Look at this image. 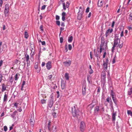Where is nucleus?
I'll list each match as a JSON object with an SVG mask.
<instances>
[{
    "label": "nucleus",
    "mask_w": 132,
    "mask_h": 132,
    "mask_svg": "<svg viewBox=\"0 0 132 132\" xmlns=\"http://www.w3.org/2000/svg\"><path fill=\"white\" fill-rule=\"evenodd\" d=\"M56 24L58 26H60V21H56Z\"/></svg>",
    "instance_id": "79ce46f5"
},
{
    "label": "nucleus",
    "mask_w": 132,
    "mask_h": 132,
    "mask_svg": "<svg viewBox=\"0 0 132 132\" xmlns=\"http://www.w3.org/2000/svg\"><path fill=\"white\" fill-rule=\"evenodd\" d=\"M68 48L69 50H71L72 48V45L71 44H69L68 45Z\"/></svg>",
    "instance_id": "ea45409f"
},
{
    "label": "nucleus",
    "mask_w": 132,
    "mask_h": 132,
    "mask_svg": "<svg viewBox=\"0 0 132 132\" xmlns=\"http://www.w3.org/2000/svg\"><path fill=\"white\" fill-rule=\"evenodd\" d=\"M127 112L128 114L130 115L132 117V112L130 110H128Z\"/></svg>",
    "instance_id": "2f4dec72"
},
{
    "label": "nucleus",
    "mask_w": 132,
    "mask_h": 132,
    "mask_svg": "<svg viewBox=\"0 0 132 132\" xmlns=\"http://www.w3.org/2000/svg\"><path fill=\"white\" fill-rule=\"evenodd\" d=\"M53 95H51L50 96V98L49 100L48 105L49 107L51 108L53 106Z\"/></svg>",
    "instance_id": "20e7f679"
},
{
    "label": "nucleus",
    "mask_w": 132,
    "mask_h": 132,
    "mask_svg": "<svg viewBox=\"0 0 132 132\" xmlns=\"http://www.w3.org/2000/svg\"><path fill=\"white\" fill-rule=\"evenodd\" d=\"M18 111L20 112H21L22 111V109L21 108H19L18 109Z\"/></svg>",
    "instance_id": "69168bd1"
},
{
    "label": "nucleus",
    "mask_w": 132,
    "mask_h": 132,
    "mask_svg": "<svg viewBox=\"0 0 132 132\" xmlns=\"http://www.w3.org/2000/svg\"><path fill=\"white\" fill-rule=\"evenodd\" d=\"M85 128V125L84 122L83 121H81L80 124V129L81 132H84Z\"/></svg>",
    "instance_id": "423d86ee"
},
{
    "label": "nucleus",
    "mask_w": 132,
    "mask_h": 132,
    "mask_svg": "<svg viewBox=\"0 0 132 132\" xmlns=\"http://www.w3.org/2000/svg\"><path fill=\"white\" fill-rule=\"evenodd\" d=\"M24 58L26 59L27 62H28L29 59V55L27 54H26L25 55Z\"/></svg>",
    "instance_id": "aec40b11"
},
{
    "label": "nucleus",
    "mask_w": 132,
    "mask_h": 132,
    "mask_svg": "<svg viewBox=\"0 0 132 132\" xmlns=\"http://www.w3.org/2000/svg\"><path fill=\"white\" fill-rule=\"evenodd\" d=\"M106 52H104V54L103 55V58H104L105 57V56L106 55Z\"/></svg>",
    "instance_id": "4d7b16f0"
},
{
    "label": "nucleus",
    "mask_w": 132,
    "mask_h": 132,
    "mask_svg": "<svg viewBox=\"0 0 132 132\" xmlns=\"http://www.w3.org/2000/svg\"><path fill=\"white\" fill-rule=\"evenodd\" d=\"M86 85L85 84H83L82 88V94L83 95H84L86 94Z\"/></svg>",
    "instance_id": "f8f14e48"
},
{
    "label": "nucleus",
    "mask_w": 132,
    "mask_h": 132,
    "mask_svg": "<svg viewBox=\"0 0 132 132\" xmlns=\"http://www.w3.org/2000/svg\"><path fill=\"white\" fill-rule=\"evenodd\" d=\"M101 76L104 81H105L106 78V74L104 71H103L102 72Z\"/></svg>",
    "instance_id": "2eb2a0df"
},
{
    "label": "nucleus",
    "mask_w": 132,
    "mask_h": 132,
    "mask_svg": "<svg viewBox=\"0 0 132 132\" xmlns=\"http://www.w3.org/2000/svg\"><path fill=\"white\" fill-rule=\"evenodd\" d=\"M9 11L4 10V14L5 16H7L9 15Z\"/></svg>",
    "instance_id": "4be33fe9"
},
{
    "label": "nucleus",
    "mask_w": 132,
    "mask_h": 132,
    "mask_svg": "<svg viewBox=\"0 0 132 132\" xmlns=\"http://www.w3.org/2000/svg\"><path fill=\"white\" fill-rule=\"evenodd\" d=\"M3 3L2 0H0V6H1Z\"/></svg>",
    "instance_id": "13d9d810"
},
{
    "label": "nucleus",
    "mask_w": 132,
    "mask_h": 132,
    "mask_svg": "<svg viewBox=\"0 0 132 132\" xmlns=\"http://www.w3.org/2000/svg\"><path fill=\"white\" fill-rule=\"evenodd\" d=\"M84 10L81 6L79 7V11L78 13V15L77 16V19L79 20H80L82 17V14L84 13Z\"/></svg>",
    "instance_id": "7ed1b4c3"
},
{
    "label": "nucleus",
    "mask_w": 132,
    "mask_h": 132,
    "mask_svg": "<svg viewBox=\"0 0 132 132\" xmlns=\"http://www.w3.org/2000/svg\"><path fill=\"white\" fill-rule=\"evenodd\" d=\"M40 29L41 30V31H43V28L42 25H41L40 27Z\"/></svg>",
    "instance_id": "de8ad7c7"
},
{
    "label": "nucleus",
    "mask_w": 132,
    "mask_h": 132,
    "mask_svg": "<svg viewBox=\"0 0 132 132\" xmlns=\"http://www.w3.org/2000/svg\"><path fill=\"white\" fill-rule=\"evenodd\" d=\"M115 22L114 21H113V22H112V26H111V27L112 28H113L114 27V24H115Z\"/></svg>",
    "instance_id": "5fc2aeb1"
},
{
    "label": "nucleus",
    "mask_w": 132,
    "mask_h": 132,
    "mask_svg": "<svg viewBox=\"0 0 132 132\" xmlns=\"http://www.w3.org/2000/svg\"><path fill=\"white\" fill-rule=\"evenodd\" d=\"M123 45V43L122 42H119V43L118 42H114V43L112 48V52H114L115 50V48L116 47L118 46L120 48H121Z\"/></svg>",
    "instance_id": "f03ea898"
},
{
    "label": "nucleus",
    "mask_w": 132,
    "mask_h": 132,
    "mask_svg": "<svg viewBox=\"0 0 132 132\" xmlns=\"http://www.w3.org/2000/svg\"><path fill=\"white\" fill-rule=\"evenodd\" d=\"M7 127L6 126H5L4 127V130L5 131H6L7 130Z\"/></svg>",
    "instance_id": "49530a36"
},
{
    "label": "nucleus",
    "mask_w": 132,
    "mask_h": 132,
    "mask_svg": "<svg viewBox=\"0 0 132 132\" xmlns=\"http://www.w3.org/2000/svg\"><path fill=\"white\" fill-rule=\"evenodd\" d=\"M115 62H116V61H115V57H114V58H113V60L112 62V64H114V63H115Z\"/></svg>",
    "instance_id": "e2e57ef3"
},
{
    "label": "nucleus",
    "mask_w": 132,
    "mask_h": 132,
    "mask_svg": "<svg viewBox=\"0 0 132 132\" xmlns=\"http://www.w3.org/2000/svg\"><path fill=\"white\" fill-rule=\"evenodd\" d=\"M56 94L57 95V98H59L60 96V94H59V91H57L56 92Z\"/></svg>",
    "instance_id": "a18cd8bd"
},
{
    "label": "nucleus",
    "mask_w": 132,
    "mask_h": 132,
    "mask_svg": "<svg viewBox=\"0 0 132 132\" xmlns=\"http://www.w3.org/2000/svg\"><path fill=\"white\" fill-rule=\"evenodd\" d=\"M45 65V63L44 62H43L42 64V67H44Z\"/></svg>",
    "instance_id": "338daca9"
},
{
    "label": "nucleus",
    "mask_w": 132,
    "mask_h": 132,
    "mask_svg": "<svg viewBox=\"0 0 132 132\" xmlns=\"http://www.w3.org/2000/svg\"><path fill=\"white\" fill-rule=\"evenodd\" d=\"M25 81H23L22 86H23L24 87V85H25Z\"/></svg>",
    "instance_id": "774afa93"
},
{
    "label": "nucleus",
    "mask_w": 132,
    "mask_h": 132,
    "mask_svg": "<svg viewBox=\"0 0 132 132\" xmlns=\"http://www.w3.org/2000/svg\"><path fill=\"white\" fill-rule=\"evenodd\" d=\"M103 2L102 0H99L98 1L97 5L99 7H101L103 6Z\"/></svg>",
    "instance_id": "4468645a"
},
{
    "label": "nucleus",
    "mask_w": 132,
    "mask_h": 132,
    "mask_svg": "<svg viewBox=\"0 0 132 132\" xmlns=\"http://www.w3.org/2000/svg\"><path fill=\"white\" fill-rule=\"evenodd\" d=\"M31 125L32 126H33L34 124V120L31 119L30 120Z\"/></svg>",
    "instance_id": "bb28decb"
},
{
    "label": "nucleus",
    "mask_w": 132,
    "mask_h": 132,
    "mask_svg": "<svg viewBox=\"0 0 132 132\" xmlns=\"http://www.w3.org/2000/svg\"><path fill=\"white\" fill-rule=\"evenodd\" d=\"M110 95L111 96L114 102L116 104H117V101L116 98V96L115 93L113 92L112 90H111V93Z\"/></svg>",
    "instance_id": "39448f33"
},
{
    "label": "nucleus",
    "mask_w": 132,
    "mask_h": 132,
    "mask_svg": "<svg viewBox=\"0 0 132 132\" xmlns=\"http://www.w3.org/2000/svg\"><path fill=\"white\" fill-rule=\"evenodd\" d=\"M113 29H108L106 32L105 33V36L106 37H108L109 34H111L113 31Z\"/></svg>",
    "instance_id": "1a4fd4ad"
},
{
    "label": "nucleus",
    "mask_w": 132,
    "mask_h": 132,
    "mask_svg": "<svg viewBox=\"0 0 132 132\" xmlns=\"http://www.w3.org/2000/svg\"><path fill=\"white\" fill-rule=\"evenodd\" d=\"M13 81V77L12 76L10 78L9 80V81L11 82V84L12 83Z\"/></svg>",
    "instance_id": "473e14b6"
},
{
    "label": "nucleus",
    "mask_w": 132,
    "mask_h": 132,
    "mask_svg": "<svg viewBox=\"0 0 132 132\" xmlns=\"http://www.w3.org/2000/svg\"><path fill=\"white\" fill-rule=\"evenodd\" d=\"M18 103H15L14 104V106H15V107H16V108H17V106H18Z\"/></svg>",
    "instance_id": "0e129e2a"
},
{
    "label": "nucleus",
    "mask_w": 132,
    "mask_h": 132,
    "mask_svg": "<svg viewBox=\"0 0 132 132\" xmlns=\"http://www.w3.org/2000/svg\"><path fill=\"white\" fill-rule=\"evenodd\" d=\"M52 77V75H50L48 76V79H50Z\"/></svg>",
    "instance_id": "6e6d98bb"
},
{
    "label": "nucleus",
    "mask_w": 132,
    "mask_h": 132,
    "mask_svg": "<svg viewBox=\"0 0 132 132\" xmlns=\"http://www.w3.org/2000/svg\"><path fill=\"white\" fill-rule=\"evenodd\" d=\"M41 102L42 104H44L46 103V101L45 100H42L41 101Z\"/></svg>",
    "instance_id": "58836bf2"
},
{
    "label": "nucleus",
    "mask_w": 132,
    "mask_h": 132,
    "mask_svg": "<svg viewBox=\"0 0 132 132\" xmlns=\"http://www.w3.org/2000/svg\"><path fill=\"white\" fill-rule=\"evenodd\" d=\"M40 70L41 69L40 68H38L37 69V73H39L40 72Z\"/></svg>",
    "instance_id": "864d4df0"
},
{
    "label": "nucleus",
    "mask_w": 132,
    "mask_h": 132,
    "mask_svg": "<svg viewBox=\"0 0 132 132\" xmlns=\"http://www.w3.org/2000/svg\"><path fill=\"white\" fill-rule=\"evenodd\" d=\"M99 110V107L96 106L94 108V112L95 113L97 114Z\"/></svg>",
    "instance_id": "f3484780"
},
{
    "label": "nucleus",
    "mask_w": 132,
    "mask_h": 132,
    "mask_svg": "<svg viewBox=\"0 0 132 132\" xmlns=\"http://www.w3.org/2000/svg\"><path fill=\"white\" fill-rule=\"evenodd\" d=\"M132 93V88L130 89L129 90L128 92V94L129 95H131Z\"/></svg>",
    "instance_id": "72a5a7b5"
},
{
    "label": "nucleus",
    "mask_w": 132,
    "mask_h": 132,
    "mask_svg": "<svg viewBox=\"0 0 132 132\" xmlns=\"http://www.w3.org/2000/svg\"><path fill=\"white\" fill-rule=\"evenodd\" d=\"M46 7V6L45 5H44L43 6L41 7V10H43L45 9V7Z\"/></svg>",
    "instance_id": "09e8293b"
},
{
    "label": "nucleus",
    "mask_w": 132,
    "mask_h": 132,
    "mask_svg": "<svg viewBox=\"0 0 132 132\" xmlns=\"http://www.w3.org/2000/svg\"><path fill=\"white\" fill-rule=\"evenodd\" d=\"M3 63V61L2 60L0 61V67H1Z\"/></svg>",
    "instance_id": "8fccbe9b"
},
{
    "label": "nucleus",
    "mask_w": 132,
    "mask_h": 132,
    "mask_svg": "<svg viewBox=\"0 0 132 132\" xmlns=\"http://www.w3.org/2000/svg\"><path fill=\"white\" fill-rule=\"evenodd\" d=\"M116 114L115 113H114L112 115V120L113 121H115L116 119Z\"/></svg>",
    "instance_id": "412c9836"
},
{
    "label": "nucleus",
    "mask_w": 132,
    "mask_h": 132,
    "mask_svg": "<svg viewBox=\"0 0 132 132\" xmlns=\"http://www.w3.org/2000/svg\"><path fill=\"white\" fill-rule=\"evenodd\" d=\"M127 29L130 30H132V25H130L129 26H128Z\"/></svg>",
    "instance_id": "e433bc0d"
},
{
    "label": "nucleus",
    "mask_w": 132,
    "mask_h": 132,
    "mask_svg": "<svg viewBox=\"0 0 132 132\" xmlns=\"http://www.w3.org/2000/svg\"><path fill=\"white\" fill-rule=\"evenodd\" d=\"M52 114L54 118H56L57 117L56 113L55 112H53L52 113Z\"/></svg>",
    "instance_id": "a19ab883"
},
{
    "label": "nucleus",
    "mask_w": 132,
    "mask_h": 132,
    "mask_svg": "<svg viewBox=\"0 0 132 132\" xmlns=\"http://www.w3.org/2000/svg\"><path fill=\"white\" fill-rule=\"evenodd\" d=\"M18 75L17 73L16 74L15 76L14 77V79L16 81L19 78V77H18Z\"/></svg>",
    "instance_id": "f704fd0d"
},
{
    "label": "nucleus",
    "mask_w": 132,
    "mask_h": 132,
    "mask_svg": "<svg viewBox=\"0 0 132 132\" xmlns=\"http://www.w3.org/2000/svg\"><path fill=\"white\" fill-rule=\"evenodd\" d=\"M72 113L74 117L77 116L80 113V112L78 109L77 106L75 105L72 108Z\"/></svg>",
    "instance_id": "f257e3e1"
},
{
    "label": "nucleus",
    "mask_w": 132,
    "mask_h": 132,
    "mask_svg": "<svg viewBox=\"0 0 132 132\" xmlns=\"http://www.w3.org/2000/svg\"><path fill=\"white\" fill-rule=\"evenodd\" d=\"M89 73L90 74H91L93 73L94 71L92 69L91 65H89V69L88 70Z\"/></svg>",
    "instance_id": "dca6fc26"
},
{
    "label": "nucleus",
    "mask_w": 132,
    "mask_h": 132,
    "mask_svg": "<svg viewBox=\"0 0 132 132\" xmlns=\"http://www.w3.org/2000/svg\"><path fill=\"white\" fill-rule=\"evenodd\" d=\"M24 35V37L25 38H26V39L28 38V37L29 35L28 32L27 31H25Z\"/></svg>",
    "instance_id": "393cba45"
},
{
    "label": "nucleus",
    "mask_w": 132,
    "mask_h": 132,
    "mask_svg": "<svg viewBox=\"0 0 132 132\" xmlns=\"http://www.w3.org/2000/svg\"><path fill=\"white\" fill-rule=\"evenodd\" d=\"M6 87L4 84H2V92H3L6 89Z\"/></svg>",
    "instance_id": "a211bd4d"
},
{
    "label": "nucleus",
    "mask_w": 132,
    "mask_h": 132,
    "mask_svg": "<svg viewBox=\"0 0 132 132\" xmlns=\"http://www.w3.org/2000/svg\"><path fill=\"white\" fill-rule=\"evenodd\" d=\"M89 8L87 7L86 10V13L88 12L89 11Z\"/></svg>",
    "instance_id": "3c124183"
},
{
    "label": "nucleus",
    "mask_w": 132,
    "mask_h": 132,
    "mask_svg": "<svg viewBox=\"0 0 132 132\" xmlns=\"http://www.w3.org/2000/svg\"><path fill=\"white\" fill-rule=\"evenodd\" d=\"M62 4L63 9L65 10L66 9V7L67 8H68L69 3L68 2H67L66 3V5H65V3H63Z\"/></svg>",
    "instance_id": "6e6552de"
},
{
    "label": "nucleus",
    "mask_w": 132,
    "mask_h": 132,
    "mask_svg": "<svg viewBox=\"0 0 132 132\" xmlns=\"http://www.w3.org/2000/svg\"><path fill=\"white\" fill-rule=\"evenodd\" d=\"M73 37L72 36H70L68 38V41H72L73 40Z\"/></svg>",
    "instance_id": "a878e982"
},
{
    "label": "nucleus",
    "mask_w": 132,
    "mask_h": 132,
    "mask_svg": "<svg viewBox=\"0 0 132 132\" xmlns=\"http://www.w3.org/2000/svg\"><path fill=\"white\" fill-rule=\"evenodd\" d=\"M3 76H2V73H0V83L1 82Z\"/></svg>",
    "instance_id": "c9c22d12"
},
{
    "label": "nucleus",
    "mask_w": 132,
    "mask_h": 132,
    "mask_svg": "<svg viewBox=\"0 0 132 132\" xmlns=\"http://www.w3.org/2000/svg\"><path fill=\"white\" fill-rule=\"evenodd\" d=\"M108 64H105V63H104L103 64V65L104 67V69H105V71H107V68H108Z\"/></svg>",
    "instance_id": "6ab92c4d"
},
{
    "label": "nucleus",
    "mask_w": 132,
    "mask_h": 132,
    "mask_svg": "<svg viewBox=\"0 0 132 132\" xmlns=\"http://www.w3.org/2000/svg\"><path fill=\"white\" fill-rule=\"evenodd\" d=\"M46 67L48 70H49L51 68V61H48L47 62L46 64Z\"/></svg>",
    "instance_id": "9d476101"
},
{
    "label": "nucleus",
    "mask_w": 132,
    "mask_h": 132,
    "mask_svg": "<svg viewBox=\"0 0 132 132\" xmlns=\"http://www.w3.org/2000/svg\"><path fill=\"white\" fill-rule=\"evenodd\" d=\"M18 62V61L17 59H16L14 61V63L15 64H17V63Z\"/></svg>",
    "instance_id": "680f3d73"
},
{
    "label": "nucleus",
    "mask_w": 132,
    "mask_h": 132,
    "mask_svg": "<svg viewBox=\"0 0 132 132\" xmlns=\"http://www.w3.org/2000/svg\"><path fill=\"white\" fill-rule=\"evenodd\" d=\"M4 10L9 11V4H6L5 5V8L4 9Z\"/></svg>",
    "instance_id": "b1692460"
},
{
    "label": "nucleus",
    "mask_w": 132,
    "mask_h": 132,
    "mask_svg": "<svg viewBox=\"0 0 132 132\" xmlns=\"http://www.w3.org/2000/svg\"><path fill=\"white\" fill-rule=\"evenodd\" d=\"M35 68L36 69H37L39 68H38V62H36L35 63L34 66Z\"/></svg>",
    "instance_id": "c85d7f7f"
},
{
    "label": "nucleus",
    "mask_w": 132,
    "mask_h": 132,
    "mask_svg": "<svg viewBox=\"0 0 132 132\" xmlns=\"http://www.w3.org/2000/svg\"><path fill=\"white\" fill-rule=\"evenodd\" d=\"M66 15V13L65 12H63L62 13V16H65Z\"/></svg>",
    "instance_id": "bf43d9fd"
},
{
    "label": "nucleus",
    "mask_w": 132,
    "mask_h": 132,
    "mask_svg": "<svg viewBox=\"0 0 132 132\" xmlns=\"http://www.w3.org/2000/svg\"><path fill=\"white\" fill-rule=\"evenodd\" d=\"M51 121H49V122L48 124V126L47 127L48 129V130L49 131H50L51 130V128H50V127L51 126Z\"/></svg>",
    "instance_id": "5701e85b"
},
{
    "label": "nucleus",
    "mask_w": 132,
    "mask_h": 132,
    "mask_svg": "<svg viewBox=\"0 0 132 132\" xmlns=\"http://www.w3.org/2000/svg\"><path fill=\"white\" fill-rule=\"evenodd\" d=\"M60 19V17L58 15H56V20H59Z\"/></svg>",
    "instance_id": "603ef678"
},
{
    "label": "nucleus",
    "mask_w": 132,
    "mask_h": 132,
    "mask_svg": "<svg viewBox=\"0 0 132 132\" xmlns=\"http://www.w3.org/2000/svg\"><path fill=\"white\" fill-rule=\"evenodd\" d=\"M63 63L65 66L68 67L71 65V61L70 60H69L68 61H65L63 62Z\"/></svg>",
    "instance_id": "9b49d317"
},
{
    "label": "nucleus",
    "mask_w": 132,
    "mask_h": 132,
    "mask_svg": "<svg viewBox=\"0 0 132 132\" xmlns=\"http://www.w3.org/2000/svg\"><path fill=\"white\" fill-rule=\"evenodd\" d=\"M8 96V94H7L6 92H5L3 98L4 102H6L7 101Z\"/></svg>",
    "instance_id": "ddd939ff"
},
{
    "label": "nucleus",
    "mask_w": 132,
    "mask_h": 132,
    "mask_svg": "<svg viewBox=\"0 0 132 132\" xmlns=\"http://www.w3.org/2000/svg\"><path fill=\"white\" fill-rule=\"evenodd\" d=\"M62 20L63 21H64L65 20V17L64 16H62Z\"/></svg>",
    "instance_id": "052dcab7"
},
{
    "label": "nucleus",
    "mask_w": 132,
    "mask_h": 132,
    "mask_svg": "<svg viewBox=\"0 0 132 132\" xmlns=\"http://www.w3.org/2000/svg\"><path fill=\"white\" fill-rule=\"evenodd\" d=\"M129 18L131 20H132V13H130L129 15Z\"/></svg>",
    "instance_id": "c03bdc74"
},
{
    "label": "nucleus",
    "mask_w": 132,
    "mask_h": 132,
    "mask_svg": "<svg viewBox=\"0 0 132 132\" xmlns=\"http://www.w3.org/2000/svg\"><path fill=\"white\" fill-rule=\"evenodd\" d=\"M61 87L62 89H64L65 87V84L64 83L62 82L61 84Z\"/></svg>",
    "instance_id": "7c9ffc66"
},
{
    "label": "nucleus",
    "mask_w": 132,
    "mask_h": 132,
    "mask_svg": "<svg viewBox=\"0 0 132 132\" xmlns=\"http://www.w3.org/2000/svg\"><path fill=\"white\" fill-rule=\"evenodd\" d=\"M106 60L105 61H103V63H105V64H108L109 63V61L108 59L107 58H105Z\"/></svg>",
    "instance_id": "c756f323"
},
{
    "label": "nucleus",
    "mask_w": 132,
    "mask_h": 132,
    "mask_svg": "<svg viewBox=\"0 0 132 132\" xmlns=\"http://www.w3.org/2000/svg\"><path fill=\"white\" fill-rule=\"evenodd\" d=\"M69 74L67 73H66L65 74V77L67 80H68L69 79Z\"/></svg>",
    "instance_id": "cd10ccee"
},
{
    "label": "nucleus",
    "mask_w": 132,
    "mask_h": 132,
    "mask_svg": "<svg viewBox=\"0 0 132 132\" xmlns=\"http://www.w3.org/2000/svg\"><path fill=\"white\" fill-rule=\"evenodd\" d=\"M90 76H88L87 77V80L89 83H90Z\"/></svg>",
    "instance_id": "4c0bfd02"
},
{
    "label": "nucleus",
    "mask_w": 132,
    "mask_h": 132,
    "mask_svg": "<svg viewBox=\"0 0 132 132\" xmlns=\"http://www.w3.org/2000/svg\"><path fill=\"white\" fill-rule=\"evenodd\" d=\"M107 42H101L100 47L103 48V50L106 49L107 47Z\"/></svg>",
    "instance_id": "0eeeda50"
},
{
    "label": "nucleus",
    "mask_w": 132,
    "mask_h": 132,
    "mask_svg": "<svg viewBox=\"0 0 132 132\" xmlns=\"http://www.w3.org/2000/svg\"><path fill=\"white\" fill-rule=\"evenodd\" d=\"M110 99H111V98H110L109 97H108L106 99V101L109 103L110 101Z\"/></svg>",
    "instance_id": "37998d69"
}]
</instances>
